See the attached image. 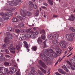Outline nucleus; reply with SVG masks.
I'll return each mask as SVG.
<instances>
[{"label": "nucleus", "mask_w": 75, "mask_h": 75, "mask_svg": "<svg viewBox=\"0 0 75 75\" xmlns=\"http://www.w3.org/2000/svg\"><path fill=\"white\" fill-rule=\"evenodd\" d=\"M72 54V53H71L70 54H69V55H68L67 57H69L70 56H71V55Z\"/></svg>", "instance_id": "nucleus-64"}, {"label": "nucleus", "mask_w": 75, "mask_h": 75, "mask_svg": "<svg viewBox=\"0 0 75 75\" xmlns=\"http://www.w3.org/2000/svg\"><path fill=\"white\" fill-rule=\"evenodd\" d=\"M5 51L8 54V49H6L5 50Z\"/></svg>", "instance_id": "nucleus-57"}, {"label": "nucleus", "mask_w": 75, "mask_h": 75, "mask_svg": "<svg viewBox=\"0 0 75 75\" xmlns=\"http://www.w3.org/2000/svg\"><path fill=\"white\" fill-rule=\"evenodd\" d=\"M38 14H39V11L37 10L35 13V16H36V17L38 16Z\"/></svg>", "instance_id": "nucleus-36"}, {"label": "nucleus", "mask_w": 75, "mask_h": 75, "mask_svg": "<svg viewBox=\"0 0 75 75\" xmlns=\"http://www.w3.org/2000/svg\"><path fill=\"white\" fill-rule=\"evenodd\" d=\"M35 34L36 35H38V34H39V32H38V30H36L35 31Z\"/></svg>", "instance_id": "nucleus-39"}, {"label": "nucleus", "mask_w": 75, "mask_h": 75, "mask_svg": "<svg viewBox=\"0 0 75 75\" xmlns=\"http://www.w3.org/2000/svg\"><path fill=\"white\" fill-rule=\"evenodd\" d=\"M55 74L57 75H59L60 74H59V73H58V72H56L55 73Z\"/></svg>", "instance_id": "nucleus-60"}, {"label": "nucleus", "mask_w": 75, "mask_h": 75, "mask_svg": "<svg viewBox=\"0 0 75 75\" xmlns=\"http://www.w3.org/2000/svg\"><path fill=\"white\" fill-rule=\"evenodd\" d=\"M38 63L43 68H45V69H47V66H46V65H45V63H44V62L42 61L41 60H39L38 61Z\"/></svg>", "instance_id": "nucleus-8"}, {"label": "nucleus", "mask_w": 75, "mask_h": 75, "mask_svg": "<svg viewBox=\"0 0 75 75\" xmlns=\"http://www.w3.org/2000/svg\"><path fill=\"white\" fill-rule=\"evenodd\" d=\"M38 73L39 74H40V75H43V73L41 71H39Z\"/></svg>", "instance_id": "nucleus-45"}, {"label": "nucleus", "mask_w": 75, "mask_h": 75, "mask_svg": "<svg viewBox=\"0 0 75 75\" xmlns=\"http://www.w3.org/2000/svg\"><path fill=\"white\" fill-rule=\"evenodd\" d=\"M21 33H24L25 32V30L24 29H23L21 30Z\"/></svg>", "instance_id": "nucleus-48"}, {"label": "nucleus", "mask_w": 75, "mask_h": 75, "mask_svg": "<svg viewBox=\"0 0 75 75\" xmlns=\"http://www.w3.org/2000/svg\"><path fill=\"white\" fill-rule=\"evenodd\" d=\"M5 15L7 17H11L13 15V13L12 12H8L6 13Z\"/></svg>", "instance_id": "nucleus-17"}, {"label": "nucleus", "mask_w": 75, "mask_h": 75, "mask_svg": "<svg viewBox=\"0 0 75 75\" xmlns=\"http://www.w3.org/2000/svg\"><path fill=\"white\" fill-rule=\"evenodd\" d=\"M3 74V72L1 71H0V75H1Z\"/></svg>", "instance_id": "nucleus-61"}, {"label": "nucleus", "mask_w": 75, "mask_h": 75, "mask_svg": "<svg viewBox=\"0 0 75 75\" xmlns=\"http://www.w3.org/2000/svg\"><path fill=\"white\" fill-rule=\"evenodd\" d=\"M9 73L11 75L13 74V71L12 70H11V69H10V71H9Z\"/></svg>", "instance_id": "nucleus-47"}, {"label": "nucleus", "mask_w": 75, "mask_h": 75, "mask_svg": "<svg viewBox=\"0 0 75 75\" xmlns=\"http://www.w3.org/2000/svg\"><path fill=\"white\" fill-rule=\"evenodd\" d=\"M11 70L13 72L15 73L17 71V69L15 68L14 67H12L11 68Z\"/></svg>", "instance_id": "nucleus-25"}, {"label": "nucleus", "mask_w": 75, "mask_h": 75, "mask_svg": "<svg viewBox=\"0 0 75 75\" xmlns=\"http://www.w3.org/2000/svg\"><path fill=\"white\" fill-rule=\"evenodd\" d=\"M1 16H2V18H0V21L2 22L4 20H8V19L6 17V15L4 14V13L3 12H1L0 14Z\"/></svg>", "instance_id": "nucleus-6"}, {"label": "nucleus", "mask_w": 75, "mask_h": 75, "mask_svg": "<svg viewBox=\"0 0 75 75\" xmlns=\"http://www.w3.org/2000/svg\"><path fill=\"white\" fill-rule=\"evenodd\" d=\"M8 49L10 50L11 53L12 54L16 53V51H15L16 50V48L13 47V45L12 44L10 46L8 47Z\"/></svg>", "instance_id": "nucleus-7"}, {"label": "nucleus", "mask_w": 75, "mask_h": 75, "mask_svg": "<svg viewBox=\"0 0 75 75\" xmlns=\"http://www.w3.org/2000/svg\"><path fill=\"white\" fill-rule=\"evenodd\" d=\"M3 69H4V67H0V71H3Z\"/></svg>", "instance_id": "nucleus-49"}, {"label": "nucleus", "mask_w": 75, "mask_h": 75, "mask_svg": "<svg viewBox=\"0 0 75 75\" xmlns=\"http://www.w3.org/2000/svg\"><path fill=\"white\" fill-rule=\"evenodd\" d=\"M7 29V31H9V32L12 31V28H11L10 27H8Z\"/></svg>", "instance_id": "nucleus-31"}, {"label": "nucleus", "mask_w": 75, "mask_h": 75, "mask_svg": "<svg viewBox=\"0 0 75 75\" xmlns=\"http://www.w3.org/2000/svg\"><path fill=\"white\" fill-rule=\"evenodd\" d=\"M70 67L72 71H75V68L74 67V66L72 65L71 64V65L70 66Z\"/></svg>", "instance_id": "nucleus-37"}, {"label": "nucleus", "mask_w": 75, "mask_h": 75, "mask_svg": "<svg viewBox=\"0 0 75 75\" xmlns=\"http://www.w3.org/2000/svg\"><path fill=\"white\" fill-rule=\"evenodd\" d=\"M53 17H58V16L54 15Z\"/></svg>", "instance_id": "nucleus-62"}, {"label": "nucleus", "mask_w": 75, "mask_h": 75, "mask_svg": "<svg viewBox=\"0 0 75 75\" xmlns=\"http://www.w3.org/2000/svg\"><path fill=\"white\" fill-rule=\"evenodd\" d=\"M67 52H68V50H66L64 53V54H66Z\"/></svg>", "instance_id": "nucleus-63"}, {"label": "nucleus", "mask_w": 75, "mask_h": 75, "mask_svg": "<svg viewBox=\"0 0 75 75\" xmlns=\"http://www.w3.org/2000/svg\"><path fill=\"white\" fill-rule=\"evenodd\" d=\"M49 4L51 6H53L54 4V1L53 0H47Z\"/></svg>", "instance_id": "nucleus-22"}, {"label": "nucleus", "mask_w": 75, "mask_h": 75, "mask_svg": "<svg viewBox=\"0 0 75 75\" xmlns=\"http://www.w3.org/2000/svg\"><path fill=\"white\" fill-rule=\"evenodd\" d=\"M48 50L49 52L50 53H49L48 54H47V57H48L49 58H50L49 57H51L50 55H52V53H53V52H54V51H53V50H52L50 49H48Z\"/></svg>", "instance_id": "nucleus-13"}, {"label": "nucleus", "mask_w": 75, "mask_h": 75, "mask_svg": "<svg viewBox=\"0 0 75 75\" xmlns=\"http://www.w3.org/2000/svg\"><path fill=\"white\" fill-rule=\"evenodd\" d=\"M29 4L30 7H33L34 6V4H33V3L32 1H29Z\"/></svg>", "instance_id": "nucleus-30"}, {"label": "nucleus", "mask_w": 75, "mask_h": 75, "mask_svg": "<svg viewBox=\"0 0 75 75\" xmlns=\"http://www.w3.org/2000/svg\"><path fill=\"white\" fill-rule=\"evenodd\" d=\"M20 48V47L18 45H17L16 46V49L18 50H19Z\"/></svg>", "instance_id": "nucleus-44"}, {"label": "nucleus", "mask_w": 75, "mask_h": 75, "mask_svg": "<svg viewBox=\"0 0 75 75\" xmlns=\"http://www.w3.org/2000/svg\"><path fill=\"white\" fill-rule=\"evenodd\" d=\"M16 74L17 75H21L20 74V72L18 71H17L16 73Z\"/></svg>", "instance_id": "nucleus-51"}, {"label": "nucleus", "mask_w": 75, "mask_h": 75, "mask_svg": "<svg viewBox=\"0 0 75 75\" xmlns=\"http://www.w3.org/2000/svg\"><path fill=\"white\" fill-rule=\"evenodd\" d=\"M66 62L67 63V64H69V65H70V66L72 65V64H71V63L69 62V61L67 60L66 61Z\"/></svg>", "instance_id": "nucleus-46"}, {"label": "nucleus", "mask_w": 75, "mask_h": 75, "mask_svg": "<svg viewBox=\"0 0 75 75\" xmlns=\"http://www.w3.org/2000/svg\"><path fill=\"white\" fill-rule=\"evenodd\" d=\"M49 4L51 6H53L54 4V1L53 0H47Z\"/></svg>", "instance_id": "nucleus-21"}, {"label": "nucleus", "mask_w": 75, "mask_h": 75, "mask_svg": "<svg viewBox=\"0 0 75 75\" xmlns=\"http://www.w3.org/2000/svg\"><path fill=\"white\" fill-rule=\"evenodd\" d=\"M17 18L20 21H21L22 20H23V18H22V17L21 16H17Z\"/></svg>", "instance_id": "nucleus-33"}, {"label": "nucleus", "mask_w": 75, "mask_h": 75, "mask_svg": "<svg viewBox=\"0 0 75 75\" xmlns=\"http://www.w3.org/2000/svg\"><path fill=\"white\" fill-rule=\"evenodd\" d=\"M18 27L20 28H21V27H24V24L23 23H21L18 24Z\"/></svg>", "instance_id": "nucleus-29"}, {"label": "nucleus", "mask_w": 75, "mask_h": 75, "mask_svg": "<svg viewBox=\"0 0 75 75\" xmlns=\"http://www.w3.org/2000/svg\"><path fill=\"white\" fill-rule=\"evenodd\" d=\"M58 71L60 73H61V74H64V75H65V74H66V73H65V72L62 69H59Z\"/></svg>", "instance_id": "nucleus-18"}, {"label": "nucleus", "mask_w": 75, "mask_h": 75, "mask_svg": "<svg viewBox=\"0 0 75 75\" xmlns=\"http://www.w3.org/2000/svg\"><path fill=\"white\" fill-rule=\"evenodd\" d=\"M0 60L1 62H4L6 61V58L5 57H2L1 58Z\"/></svg>", "instance_id": "nucleus-34"}, {"label": "nucleus", "mask_w": 75, "mask_h": 75, "mask_svg": "<svg viewBox=\"0 0 75 75\" xmlns=\"http://www.w3.org/2000/svg\"><path fill=\"white\" fill-rule=\"evenodd\" d=\"M40 34H43L41 35V38L43 40H45V32L44 30H41L40 31Z\"/></svg>", "instance_id": "nucleus-10"}, {"label": "nucleus", "mask_w": 75, "mask_h": 75, "mask_svg": "<svg viewBox=\"0 0 75 75\" xmlns=\"http://www.w3.org/2000/svg\"><path fill=\"white\" fill-rule=\"evenodd\" d=\"M37 37L36 35L35 34L34 31H32V34L31 35V38H35Z\"/></svg>", "instance_id": "nucleus-16"}, {"label": "nucleus", "mask_w": 75, "mask_h": 75, "mask_svg": "<svg viewBox=\"0 0 75 75\" xmlns=\"http://www.w3.org/2000/svg\"><path fill=\"white\" fill-rule=\"evenodd\" d=\"M4 65H5V66H8L9 65V63L8 62H5L4 63Z\"/></svg>", "instance_id": "nucleus-42"}, {"label": "nucleus", "mask_w": 75, "mask_h": 75, "mask_svg": "<svg viewBox=\"0 0 75 75\" xmlns=\"http://www.w3.org/2000/svg\"><path fill=\"white\" fill-rule=\"evenodd\" d=\"M44 5V6H48V4H47V3H44L43 4Z\"/></svg>", "instance_id": "nucleus-58"}, {"label": "nucleus", "mask_w": 75, "mask_h": 75, "mask_svg": "<svg viewBox=\"0 0 75 75\" xmlns=\"http://www.w3.org/2000/svg\"><path fill=\"white\" fill-rule=\"evenodd\" d=\"M23 43L24 44V46L25 47H26L27 50V52H29L30 51V49H28V44H27V43L25 41H24Z\"/></svg>", "instance_id": "nucleus-15"}, {"label": "nucleus", "mask_w": 75, "mask_h": 75, "mask_svg": "<svg viewBox=\"0 0 75 75\" xmlns=\"http://www.w3.org/2000/svg\"><path fill=\"white\" fill-rule=\"evenodd\" d=\"M71 18H69V20H70V21H74V19L75 18V17L73 15H71Z\"/></svg>", "instance_id": "nucleus-19"}, {"label": "nucleus", "mask_w": 75, "mask_h": 75, "mask_svg": "<svg viewBox=\"0 0 75 75\" xmlns=\"http://www.w3.org/2000/svg\"><path fill=\"white\" fill-rule=\"evenodd\" d=\"M30 29H27L26 30V33H28L29 32H30Z\"/></svg>", "instance_id": "nucleus-59"}, {"label": "nucleus", "mask_w": 75, "mask_h": 75, "mask_svg": "<svg viewBox=\"0 0 75 75\" xmlns=\"http://www.w3.org/2000/svg\"><path fill=\"white\" fill-rule=\"evenodd\" d=\"M6 44H4L2 46V48H5L6 47Z\"/></svg>", "instance_id": "nucleus-55"}, {"label": "nucleus", "mask_w": 75, "mask_h": 75, "mask_svg": "<svg viewBox=\"0 0 75 75\" xmlns=\"http://www.w3.org/2000/svg\"><path fill=\"white\" fill-rule=\"evenodd\" d=\"M4 72L5 73L3 74V75H9V71L7 68H5L4 69Z\"/></svg>", "instance_id": "nucleus-14"}, {"label": "nucleus", "mask_w": 75, "mask_h": 75, "mask_svg": "<svg viewBox=\"0 0 75 75\" xmlns=\"http://www.w3.org/2000/svg\"><path fill=\"white\" fill-rule=\"evenodd\" d=\"M26 37L27 38H30V37H31V35H30L29 34H27L26 35Z\"/></svg>", "instance_id": "nucleus-40"}, {"label": "nucleus", "mask_w": 75, "mask_h": 75, "mask_svg": "<svg viewBox=\"0 0 75 75\" xmlns=\"http://www.w3.org/2000/svg\"><path fill=\"white\" fill-rule=\"evenodd\" d=\"M59 37V35L58 34L56 33L54 34L53 36V44L55 45H59V43L58 41V37Z\"/></svg>", "instance_id": "nucleus-3"}, {"label": "nucleus", "mask_w": 75, "mask_h": 75, "mask_svg": "<svg viewBox=\"0 0 75 75\" xmlns=\"http://www.w3.org/2000/svg\"><path fill=\"white\" fill-rule=\"evenodd\" d=\"M59 45H55L56 46H58L60 45L61 47L62 48H65L66 47V46L65 45V44H64L63 42H60L59 41Z\"/></svg>", "instance_id": "nucleus-11"}, {"label": "nucleus", "mask_w": 75, "mask_h": 75, "mask_svg": "<svg viewBox=\"0 0 75 75\" xmlns=\"http://www.w3.org/2000/svg\"><path fill=\"white\" fill-rule=\"evenodd\" d=\"M64 70H65L67 72H68L69 71L68 69H67V68L65 69H64Z\"/></svg>", "instance_id": "nucleus-56"}, {"label": "nucleus", "mask_w": 75, "mask_h": 75, "mask_svg": "<svg viewBox=\"0 0 75 75\" xmlns=\"http://www.w3.org/2000/svg\"><path fill=\"white\" fill-rule=\"evenodd\" d=\"M70 31H72V32H75V29L74 28L72 27H71L69 28Z\"/></svg>", "instance_id": "nucleus-28"}, {"label": "nucleus", "mask_w": 75, "mask_h": 75, "mask_svg": "<svg viewBox=\"0 0 75 75\" xmlns=\"http://www.w3.org/2000/svg\"><path fill=\"white\" fill-rule=\"evenodd\" d=\"M66 37L68 41H71L73 40V38L71 35L68 34L66 35Z\"/></svg>", "instance_id": "nucleus-9"}, {"label": "nucleus", "mask_w": 75, "mask_h": 75, "mask_svg": "<svg viewBox=\"0 0 75 75\" xmlns=\"http://www.w3.org/2000/svg\"><path fill=\"white\" fill-rule=\"evenodd\" d=\"M50 57L51 56H52L53 57H54V58H57L58 57V55L54 52L52 53V54L50 55Z\"/></svg>", "instance_id": "nucleus-24"}, {"label": "nucleus", "mask_w": 75, "mask_h": 75, "mask_svg": "<svg viewBox=\"0 0 75 75\" xmlns=\"http://www.w3.org/2000/svg\"><path fill=\"white\" fill-rule=\"evenodd\" d=\"M20 13L21 16L24 17L26 16V14L28 16H31V13L30 12L26 11V10H23V9H21L20 10Z\"/></svg>", "instance_id": "nucleus-4"}, {"label": "nucleus", "mask_w": 75, "mask_h": 75, "mask_svg": "<svg viewBox=\"0 0 75 75\" xmlns=\"http://www.w3.org/2000/svg\"><path fill=\"white\" fill-rule=\"evenodd\" d=\"M47 40H45L44 41V42H42V39L40 37H39L37 40L38 43L40 45V47L42 49H43L44 48L46 47V43L45 42L47 41Z\"/></svg>", "instance_id": "nucleus-2"}, {"label": "nucleus", "mask_w": 75, "mask_h": 75, "mask_svg": "<svg viewBox=\"0 0 75 75\" xmlns=\"http://www.w3.org/2000/svg\"><path fill=\"white\" fill-rule=\"evenodd\" d=\"M3 56V54L2 53H0V58H1V57H2Z\"/></svg>", "instance_id": "nucleus-53"}, {"label": "nucleus", "mask_w": 75, "mask_h": 75, "mask_svg": "<svg viewBox=\"0 0 75 75\" xmlns=\"http://www.w3.org/2000/svg\"><path fill=\"white\" fill-rule=\"evenodd\" d=\"M37 46H33L32 47V50L33 51H36V50H37Z\"/></svg>", "instance_id": "nucleus-35"}, {"label": "nucleus", "mask_w": 75, "mask_h": 75, "mask_svg": "<svg viewBox=\"0 0 75 75\" xmlns=\"http://www.w3.org/2000/svg\"><path fill=\"white\" fill-rule=\"evenodd\" d=\"M30 73L32 75H38V73L34 70L32 69L30 71ZM28 75H31L30 73H29Z\"/></svg>", "instance_id": "nucleus-12"}, {"label": "nucleus", "mask_w": 75, "mask_h": 75, "mask_svg": "<svg viewBox=\"0 0 75 75\" xmlns=\"http://www.w3.org/2000/svg\"><path fill=\"white\" fill-rule=\"evenodd\" d=\"M62 68L65 70V69L67 68V67H66V66H65V65H63V66H62Z\"/></svg>", "instance_id": "nucleus-43"}, {"label": "nucleus", "mask_w": 75, "mask_h": 75, "mask_svg": "<svg viewBox=\"0 0 75 75\" xmlns=\"http://www.w3.org/2000/svg\"><path fill=\"white\" fill-rule=\"evenodd\" d=\"M16 33H17V34H18V33H20V30L19 29H16Z\"/></svg>", "instance_id": "nucleus-38"}, {"label": "nucleus", "mask_w": 75, "mask_h": 75, "mask_svg": "<svg viewBox=\"0 0 75 75\" xmlns=\"http://www.w3.org/2000/svg\"><path fill=\"white\" fill-rule=\"evenodd\" d=\"M18 45H20V46H22L23 45V43L21 42H20L19 43Z\"/></svg>", "instance_id": "nucleus-50"}, {"label": "nucleus", "mask_w": 75, "mask_h": 75, "mask_svg": "<svg viewBox=\"0 0 75 75\" xmlns=\"http://www.w3.org/2000/svg\"><path fill=\"white\" fill-rule=\"evenodd\" d=\"M41 7L42 8H44V9H47V8L44 6H42Z\"/></svg>", "instance_id": "nucleus-54"}, {"label": "nucleus", "mask_w": 75, "mask_h": 75, "mask_svg": "<svg viewBox=\"0 0 75 75\" xmlns=\"http://www.w3.org/2000/svg\"><path fill=\"white\" fill-rule=\"evenodd\" d=\"M13 22H17L18 21V19L16 17L13 18L12 19Z\"/></svg>", "instance_id": "nucleus-26"}, {"label": "nucleus", "mask_w": 75, "mask_h": 75, "mask_svg": "<svg viewBox=\"0 0 75 75\" xmlns=\"http://www.w3.org/2000/svg\"><path fill=\"white\" fill-rule=\"evenodd\" d=\"M10 33L8 32H6V34H9L7 36V37H6L4 38V42H5L6 44V45H8L9 44V42H8V39H11L13 38V36L9 34Z\"/></svg>", "instance_id": "nucleus-5"}, {"label": "nucleus", "mask_w": 75, "mask_h": 75, "mask_svg": "<svg viewBox=\"0 0 75 75\" xmlns=\"http://www.w3.org/2000/svg\"><path fill=\"white\" fill-rule=\"evenodd\" d=\"M47 38L48 39H49V40H54L53 36H52V34L48 35L47 36Z\"/></svg>", "instance_id": "nucleus-20"}, {"label": "nucleus", "mask_w": 75, "mask_h": 75, "mask_svg": "<svg viewBox=\"0 0 75 75\" xmlns=\"http://www.w3.org/2000/svg\"><path fill=\"white\" fill-rule=\"evenodd\" d=\"M43 53H42L41 54V58L42 60L46 61L47 63H50L51 62V60L49 59L47 57V54L48 53V50L47 49H45L43 50Z\"/></svg>", "instance_id": "nucleus-1"}, {"label": "nucleus", "mask_w": 75, "mask_h": 75, "mask_svg": "<svg viewBox=\"0 0 75 75\" xmlns=\"http://www.w3.org/2000/svg\"><path fill=\"white\" fill-rule=\"evenodd\" d=\"M32 7H34V9H36V8H37V5L36 4H35V5L34 4V6H32Z\"/></svg>", "instance_id": "nucleus-41"}, {"label": "nucleus", "mask_w": 75, "mask_h": 75, "mask_svg": "<svg viewBox=\"0 0 75 75\" xmlns=\"http://www.w3.org/2000/svg\"><path fill=\"white\" fill-rule=\"evenodd\" d=\"M56 53L58 55H61V49H58L56 50Z\"/></svg>", "instance_id": "nucleus-23"}, {"label": "nucleus", "mask_w": 75, "mask_h": 75, "mask_svg": "<svg viewBox=\"0 0 75 75\" xmlns=\"http://www.w3.org/2000/svg\"><path fill=\"white\" fill-rule=\"evenodd\" d=\"M40 70L42 71L43 72L44 74H45L46 73V71L44 69H43V68H42V67H40Z\"/></svg>", "instance_id": "nucleus-32"}, {"label": "nucleus", "mask_w": 75, "mask_h": 75, "mask_svg": "<svg viewBox=\"0 0 75 75\" xmlns=\"http://www.w3.org/2000/svg\"><path fill=\"white\" fill-rule=\"evenodd\" d=\"M9 4L12 6H15V3H14V2L13 1H10Z\"/></svg>", "instance_id": "nucleus-27"}, {"label": "nucleus", "mask_w": 75, "mask_h": 75, "mask_svg": "<svg viewBox=\"0 0 75 75\" xmlns=\"http://www.w3.org/2000/svg\"><path fill=\"white\" fill-rule=\"evenodd\" d=\"M5 57H6V58H9L10 57V55H5Z\"/></svg>", "instance_id": "nucleus-52"}]
</instances>
